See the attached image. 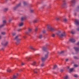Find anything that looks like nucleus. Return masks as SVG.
Here are the masks:
<instances>
[{
  "label": "nucleus",
  "mask_w": 79,
  "mask_h": 79,
  "mask_svg": "<svg viewBox=\"0 0 79 79\" xmlns=\"http://www.w3.org/2000/svg\"><path fill=\"white\" fill-rule=\"evenodd\" d=\"M42 49L44 52H47V54L45 55L44 57H42V61H44L48 58L49 52L47 51V48L44 47Z\"/></svg>",
  "instance_id": "obj_1"
},
{
  "label": "nucleus",
  "mask_w": 79,
  "mask_h": 79,
  "mask_svg": "<svg viewBox=\"0 0 79 79\" xmlns=\"http://www.w3.org/2000/svg\"><path fill=\"white\" fill-rule=\"evenodd\" d=\"M47 27L48 29H49L51 31H55V28L51 27L50 25H48Z\"/></svg>",
  "instance_id": "obj_2"
},
{
  "label": "nucleus",
  "mask_w": 79,
  "mask_h": 79,
  "mask_svg": "<svg viewBox=\"0 0 79 79\" xmlns=\"http://www.w3.org/2000/svg\"><path fill=\"white\" fill-rule=\"evenodd\" d=\"M18 35L16 36L14 39L15 40H17V42H16V45H18L21 40V39L18 38Z\"/></svg>",
  "instance_id": "obj_3"
},
{
  "label": "nucleus",
  "mask_w": 79,
  "mask_h": 79,
  "mask_svg": "<svg viewBox=\"0 0 79 79\" xmlns=\"http://www.w3.org/2000/svg\"><path fill=\"white\" fill-rule=\"evenodd\" d=\"M76 0H71L70 1L71 6H74L75 4H76Z\"/></svg>",
  "instance_id": "obj_4"
},
{
  "label": "nucleus",
  "mask_w": 79,
  "mask_h": 79,
  "mask_svg": "<svg viewBox=\"0 0 79 79\" xmlns=\"http://www.w3.org/2000/svg\"><path fill=\"white\" fill-rule=\"evenodd\" d=\"M57 35H58L60 38H63V37H64L66 35L65 32L62 33L61 35H59L58 33H57Z\"/></svg>",
  "instance_id": "obj_5"
},
{
  "label": "nucleus",
  "mask_w": 79,
  "mask_h": 79,
  "mask_svg": "<svg viewBox=\"0 0 79 79\" xmlns=\"http://www.w3.org/2000/svg\"><path fill=\"white\" fill-rule=\"evenodd\" d=\"M66 5V0H63V3L61 6L63 8H64L65 7Z\"/></svg>",
  "instance_id": "obj_6"
},
{
  "label": "nucleus",
  "mask_w": 79,
  "mask_h": 79,
  "mask_svg": "<svg viewBox=\"0 0 79 79\" xmlns=\"http://www.w3.org/2000/svg\"><path fill=\"white\" fill-rule=\"evenodd\" d=\"M31 31L32 29L31 28H29L28 30V32H26V34H27V35H29V33Z\"/></svg>",
  "instance_id": "obj_7"
},
{
  "label": "nucleus",
  "mask_w": 79,
  "mask_h": 79,
  "mask_svg": "<svg viewBox=\"0 0 79 79\" xmlns=\"http://www.w3.org/2000/svg\"><path fill=\"white\" fill-rule=\"evenodd\" d=\"M75 24H76V25H79V20L77 19H75Z\"/></svg>",
  "instance_id": "obj_8"
},
{
  "label": "nucleus",
  "mask_w": 79,
  "mask_h": 79,
  "mask_svg": "<svg viewBox=\"0 0 79 79\" xmlns=\"http://www.w3.org/2000/svg\"><path fill=\"white\" fill-rule=\"evenodd\" d=\"M20 6H21V3H19V4L17 5L16 7H15L14 8V10H16V9L18 7H19Z\"/></svg>",
  "instance_id": "obj_9"
},
{
  "label": "nucleus",
  "mask_w": 79,
  "mask_h": 79,
  "mask_svg": "<svg viewBox=\"0 0 79 79\" xmlns=\"http://www.w3.org/2000/svg\"><path fill=\"white\" fill-rule=\"evenodd\" d=\"M3 24L0 26V28H1V27H3V26H5V23H6V20H4L3 21Z\"/></svg>",
  "instance_id": "obj_10"
},
{
  "label": "nucleus",
  "mask_w": 79,
  "mask_h": 79,
  "mask_svg": "<svg viewBox=\"0 0 79 79\" xmlns=\"http://www.w3.org/2000/svg\"><path fill=\"white\" fill-rule=\"evenodd\" d=\"M69 41L71 42H72V43L75 42H76V40H75L73 38L70 39Z\"/></svg>",
  "instance_id": "obj_11"
},
{
  "label": "nucleus",
  "mask_w": 79,
  "mask_h": 79,
  "mask_svg": "<svg viewBox=\"0 0 79 79\" xmlns=\"http://www.w3.org/2000/svg\"><path fill=\"white\" fill-rule=\"evenodd\" d=\"M33 71L35 73H37L38 72H39V69H36L35 70H34Z\"/></svg>",
  "instance_id": "obj_12"
},
{
  "label": "nucleus",
  "mask_w": 79,
  "mask_h": 79,
  "mask_svg": "<svg viewBox=\"0 0 79 79\" xmlns=\"http://www.w3.org/2000/svg\"><path fill=\"white\" fill-rule=\"evenodd\" d=\"M74 49H75V51L77 52H79V48L76 47H74Z\"/></svg>",
  "instance_id": "obj_13"
},
{
  "label": "nucleus",
  "mask_w": 79,
  "mask_h": 79,
  "mask_svg": "<svg viewBox=\"0 0 79 79\" xmlns=\"http://www.w3.org/2000/svg\"><path fill=\"white\" fill-rule=\"evenodd\" d=\"M26 18H27V16H25V17H22L21 18V21H23V20H25Z\"/></svg>",
  "instance_id": "obj_14"
},
{
  "label": "nucleus",
  "mask_w": 79,
  "mask_h": 79,
  "mask_svg": "<svg viewBox=\"0 0 79 79\" xmlns=\"http://www.w3.org/2000/svg\"><path fill=\"white\" fill-rule=\"evenodd\" d=\"M30 49L32 50H33L34 51H35V49L34 48H33L32 46H30Z\"/></svg>",
  "instance_id": "obj_15"
},
{
  "label": "nucleus",
  "mask_w": 79,
  "mask_h": 79,
  "mask_svg": "<svg viewBox=\"0 0 79 79\" xmlns=\"http://www.w3.org/2000/svg\"><path fill=\"white\" fill-rule=\"evenodd\" d=\"M8 42L6 41L5 43V44H4V46H5V47L7 45H8Z\"/></svg>",
  "instance_id": "obj_16"
},
{
  "label": "nucleus",
  "mask_w": 79,
  "mask_h": 79,
  "mask_svg": "<svg viewBox=\"0 0 79 79\" xmlns=\"http://www.w3.org/2000/svg\"><path fill=\"white\" fill-rule=\"evenodd\" d=\"M16 78H17V76L15 75H14L13 78H11V79H16Z\"/></svg>",
  "instance_id": "obj_17"
},
{
  "label": "nucleus",
  "mask_w": 79,
  "mask_h": 79,
  "mask_svg": "<svg viewBox=\"0 0 79 79\" xmlns=\"http://www.w3.org/2000/svg\"><path fill=\"white\" fill-rule=\"evenodd\" d=\"M35 64H36V62H34L33 63L31 64V65H32V66H34Z\"/></svg>",
  "instance_id": "obj_18"
},
{
  "label": "nucleus",
  "mask_w": 79,
  "mask_h": 79,
  "mask_svg": "<svg viewBox=\"0 0 79 79\" xmlns=\"http://www.w3.org/2000/svg\"><path fill=\"white\" fill-rule=\"evenodd\" d=\"M73 70H74V68L70 69H69L70 72L71 73L72 72V71H73Z\"/></svg>",
  "instance_id": "obj_19"
},
{
  "label": "nucleus",
  "mask_w": 79,
  "mask_h": 79,
  "mask_svg": "<svg viewBox=\"0 0 79 79\" xmlns=\"http://www.w3.org/2000/svg\"><path fill=\"white\" fill-rule=\"evenodd\" d=\"M23 25V22L21 23H19V26H20V27H21V26H22Z\"/></svg>",
  "instance_id": "obj_20"
},
{
  "label": "nucleus",
  "mask_w": 79,
  "mask_h": 79,
  "mask_svg": "<svg viewBox=\"0 0 79 79\" xmlns=\"http://www.w3.org/2000/svg\"><path fill=\"white\" fill-rule=\"evenodd\" d=\"M38 21V20L37 19H36L35 20H34L33 21V23H37V21Z\"/></svg>",
  "instance_id": "obj_21"
},
{
  "label": "nucleus",
  "mask_w": 79,
  "mask_h": 79,
  "mask_svg": "<svg viewBox=\"0 0 79 79\" xmlns=\"http://www.w3.org/2000/svg\"><path fill=\"white\" fill-rule=\"evenodd\" d=\"M39 39H42V35H40L39 36Z\"/></svg>",
  "instance_id": "obj_22"
},
{
  "label": "nucleus",
  "mask_w": 79,
  "mask_h": 79,
  "mask_svg": "<svg viewBox=\"0 0 79 79\" xmlns=\"http://www.w3.org/2000/svg\"><path fill=\"white\" fill-rule=\"evenodd\" d=\"M7 72H9V73H10V72H11V69H8L7 70Z\"/></svg>",
  "instance_id": "obj_23"
},
{
  "label": "nucleus",
  "mask_w": 79,
  "mask_h": 79,
  "mask_svg": "<svg viewBox=\"0 0 79 79\" xmlns=\"http://www.w3.org/2000/svg\"><path fill=\"white\" fill-rule=\"evenodd\" d=\"M56 67H57L56 65H54V67L53 68V69H55V68H56Z\"/></svg>",
  "instance_id": "obj_24"
},
{
  "label": "nucleus",
  "mask_w": 79,
  "mask_h": 79,
  "mask_svg": "<svg viewBox=\"0 0 79 79\" xmlns=\"http://www.w3.org/2000/svg\"><path fill=\"white\" fill-rule=\"evenodd\" d=\"M27 60H31V58L30 57H28L27 58H26Z\"/></svg>",
  "instance_id": "obj_25"
},
{
  "label": "nucleus",
  "mask_w": 79,
  "mask_h": 79,
  "mask_svg": "<svg viewBox=\"0 0 79 79\" xmlns=\"http://www.w3.org/2000/svg\"><path fill=\"white\" fill-rule=\"evenodd\" d=\"M63 21L64 22H66L68 20L66 19H63Z\"/></svg>",
  "instance_id": "obj_26"
},
{
  "label": "nucleus",
  "mask_w": 79,
  "mask_h": 79,
  "mask_svg": "<svg viewBox=\"0 0 79 79\" xmlns=\"http://www.w3.org/2000/svg\"><path fill=\"white\" fill-rule=\"evenodd\" d=\"M68 76L66 75L64 78V79H68Z\"/></svg>",
  "instance_id": "obj_27"
},
{
  "label": "nucleus",
  "mask_w": 79,
  "mask_h": 79,
  "mask_svg": "<svg viewBox=\"0 0 79 79\" xmlns=\"http://www.w3.org/2000/svg\"><path fill=\"white\" fill-rule=\"evenodd\" d=\"M1 34L2 35H5V34H6V33H5V32H2Z\"/></svg>",
  "instance_id": "obj_28"
},
{
  "label": "nucleus",
  "mask_w": 79,
  "mask_h": 79,
  "mask_svg": "<svg viewBox=\"0 0 79 79\" xmlns=\"http://www.w3.org/2000/svg\"><path fill=\"white\" fill-rule=\"evenodd\" d=\"M4 11H6L8 10V9L7 8H5L4 9Z\"/></svg>",
  "instance_id": "obj_29"
},
{
  "label": "nucleus",
  "mask_w": 79,
  "mask_h": 79,
  "mask_svg": "<svg viewBox=\"0 0 79 79\" xmlns=\"http://www.w3.org/2000/svg\"><path fill=\"white\" fill-rule=\"evenodd\" d=\"M74 76L75 77H78V76L77 74L74 75Z\"/></svg>",
  "instance_id": "obj_30"
},
{
  "label": "nucleus",
  "mask_w": 79,
  "mask_h": 79,
  "mask_svg": "<svg viewBox=\"0 0 79 79\" xmlns=\"http://www.w3.org/2000/svg\"><path fill=\"white\" fill-rule=\"evenodd\" d=\"M52 37H54L55 36V35L54 34H52Z\"/></svg>",
  "instance_id": "obj_31"
},
{
  "label": "nucleus",
  "mask_w": 79,
  "mask_h": 79,
  "mask_svg": "<svg viewBox=\"0 0 79 79\" xmlns=\"http://www.w3.org/2000/svg\"><path fill=\"white\" fill-rule=\"evenodd\" d=\"M23 5L24 6L26 5H27V4L26 3V2H23Z\"/></svg>",
  "instance_id": "obj_32"
},
{
  "label": "nucleus",
  "mask_w": 79,
  "mask_h": 79,
  "mask_svg": "<svg viewBox=\"0 0 79 79\" xmlns=\"http://www.w3.org/2000/svg\"><path fill=\"white\" fill-rule=\"evenodd\" d=\"M44 64L43 63L41 64V67H43V66H44Z\"/></svg>",
  "instance_id": "obj_33"
},
{
  "label": "nucleus",
  "mask_w": 79,
  "mask_h": 79,
  "mask_svg": "<svg viewBox=\"0 0 79 79\" xmlns=\"http://www.w3.org/2000/svg\"><path fill=\"white\" fill-rule=\"evenodd\" d=\"M56 20H57V21H59V20H60V19L59 18H58L57 17H56Z\"/></svg>",
  "instance_id": "obj_34"
},
{
  "label": "nucleus",
  "mask_w": 79,
  "mask_h": 79,
  "mask_svg": "<svg viewBox=\"0 0 79 79\" xmlns=\"http://www.w3.org/2000/svg\"><path fill=\"white\" fill-rule=\"evenodd\" d=\"M74 66L75 67H77V66H78V65L76 64H74Z\"/></svg>",
  "instance_id": "obj_35"
},
{
  "label": "nucleus",
  "mask_w": 79,
  "mask_h": 79,
  "mask_svg": "<svg viewBox=\"0 0 79 79\" xmlns=\"http://www.w3.org/2000/svg\"><path fill=\"white\" fill-rule=\"evenodd\" d=\"M15 35H16V33H12V35H13V36H15Z\"/></svg>",
  "instance_id": "obj_36"
},
{
  "label": "nucleus",
  "mask_w": 79,
  "mask_h": 79,
  "mask_svg": "<svg viewBox=\"0 0 79 79\" xmlns=\"http://www.w3.org/2000/svg\"><path fill=\"white\" fill-rule=\"evenodd\" d=\"M74 59H78V58H77V57L75 56L74 57Z\"/></svg>",
  "instance_id": "obj_37"
},
{
  "label": "nucleus",
  "mask_w": 79,
  "mask_h": 79,
  "mask_svg": "<svg viewBox=\"0 0 79 79\" xmlns=\"http://www.w3.org/2000/svg\"><path fill=\"white\" fill-rule=\"evenodd\" d=\"M38 29V28H36L35 30V32H36V31H37Z\"/></svg>",
  "instance_id": "obj_38"
},
{
  "label": "nucleus",
  "mask_w": 79,
  "mask_h": 79,
  "mask_svg": "<svg viewBox=\"0 0 79 79\" xmlns=\"http://www.w3.org/2000/svg\"><path fill=\"white\" fill-rule=\"evenodd\" d=\"M33 11H34V10H30V12H31V13H32Z\"/></svg>",
  "instance_id": "obj_39"
},
{
  "label": "nucleus",
  "mask_w": 79,
  "mask_h": 79,
  "mask_svg": "<svg viewBox=\"0 0 79 79\" xmlns=\"http://www.w3.org/2000/svg\"><path fill=\"white\" fill-rule=\"evenodd\" d=\"M64 52V51H62L61 52H60V54H62Z\"/></svg>",
  "instance_id": "obj_40"
},
{
  "label": "nucleus",
  "mask_w": 79,
  "mask_h": 79,
  "mask_svg": "<svg viewBox=\"0 0 79 79\" xmlns=\"http://www.w3.org/2000/svg\"><path fill=\"white\" fill-rule=\"evenodd\" d=\"M43 32L44 34H45V31L44 30L43 31Z\"/></svg>",
  "instance_id": "obj_41"
},
{
  "label": "nucleus",
  "mask_w": 79,
  "mask_h": 79,
  "mask_svg": "<svg viewBox=\"0 0 79 79\" xmlns=\"http://www.w3.org/2000/svg\"><path fill=\"white\" fill-rule=\"evenodd\" d=\"M24 65V63H22L21 64V65H22V66H23V65Z\"/></svg>",
  "instance_id": "obj_42"
},
{
  "label": "nucleus",
  "mask_w": 79,
  "mask_h": 79,
  "mask_svg": "<svg viewBox=\"0 0 79 79\" xmlns=\"http://www.w3.org/2000/svg\"><path fill=\"white\" fill-rule=\"evenodd\" d=\"M63 69H61L60 70V71L61 72H63Z\"/></svg>",
  "instance_id": "obj_43"
},
{
  "label": "nucleus",
  "mask_w": 79,
  "mask_h": 79,
  "mask_svg": "<svg viewBox=\"0 0 79 79\" xmlns=\"http://www.w3.org/2000/svg\"><path fill=\"white\" fill-rule=\"evenodd\" d=\"M77 31H79V28H77Z\"/></svg>",
  "instance_id": "obj_44"
},
{
  "label": "nucleus",
  "mask_w": 79,
  "mask_h": 79,
  "mask_svg": "<svg viewBox=\"0 0 79 79\" xmlns=\"http://www.w3.org/2000/svg\"><path fill=\"white\" fill-rule=\"evenodd\" d=\"M71 33H72V34H74V32H73V31H71Z\"/></svg>",
  "instance_id": "obj_45"
},
{
  "label": "nucleus",
  "mask_w": 79,
  "mask_h": 79,
  "mask_svg": "<svg viewBox=\"0 0 79 79\" xmlns=\"http://www.w3.org/2000/svg\"><path fill=\"white\" fill-rule=\"evenodd\" d=\"M65 60L66 61H68V59H66Z\"/></svg>",
  "instance_id": "obj_46"
},
{
  "label": "nucleus",
  "mask_w": 79,
  "mask_h": 79,
  "mask_svg": "<svg viewBox=\"0 0 79 79\" xmlns=\"http://www.w3.org/2000/svg\"><path fill=\"white\" fill-rule=\"evenodd\" d=\"M23 37L24 38V39H26V37L25 36H23Z\"/></svg>",
  "instance_id": "obj_47"
},
{
  "label": "nucleus",
  "mask_w": 79,
  "mask_h": 79,
  "mask_svg": "<svg viewBox=\"0 0 79 79\" xmlns=\"http://www.w3.org/2000/svg\"><path fill=\"white\" fill-rule=\"evenodd\" d=\"M77 45H79V42L77 43Z\"/></svg>",
  "instance_id": "obj_48"
},
{
  "label": "nucleus",
  "mask_w": 79,
  "mask_h": 79,
  "mask_svg": "<svg viewBox=\"0 0 79 79\" xmlns=\"http://www.w3.org/2000/svg\"><path fill=\"white\" fill-rule=\"evenodd\" d=\"M77 9H79V6H78L77 7Z\"/></svg>",
  "instance_id": "obj_49"
},
{
  "label": "nucleus",
  "mask_w": 79,
  "mask_h": 79,
  "mask_svg": "<svg viewBox=\"0 0 79 79\" xmlns=\"http://www.w3.org/2000/svg\"><path fill=\"white\" fill-rule=\"evenodd\" d=\"M1 44H2V45H4V44H3V43H1Z\"/></svg>",
  "instance_id": "obj_50"
},
{
  "label": "nucleus",
  "mask_w": 79,
  "mask_h": 79,
  "mask_svg": "<svg viewBox=\"0 0 79 79\" xmlns=\"http://www.w3.org/2000/svg\"><path fill=\"white\" fill-rule=\"evenodd\" d=\"M2 38V36L0 35V39H1V38Z\"/></svg>",
  "instance_id": "obj_51"
},
{
  "label": "nucleus",
  "mask_w": 79,
  "mask_h": 79,
  "mask_svg": "<svg viewBox=\"0 0 79 79\" xmlns=\"http://www.w3.org/2000/svg\"><path fill=\"white\" fill-rule=\"evenodd\" d=\"M61 33V31H59V33Z\"/></svg>",
  "instance_id": "obj_52"
},
{
  "label": "nucleus",
  "mask_w": 79,
  "mask_h": 79,
  "mask_svg": "<svg viewBox=\"0 0 79 79\" xmlns=\"http://www.w3.org/2000/svg\"><path fill=\"white\" fill-rule=\"evenodd\" d=\"M11 21V20H9V22H10V21Z\"/></svg>",
  "instance_id": "obj_53"
},
{
  "label": "nucleus",
  "mask_w": 79,
  "mask_h": 79,
  "mask_svg": "<svg viewBox=\"0 0 79 79\" xmlns=\"http://www.w3.org/2000/svg\"><path fill=\"white\" fill-rule=\"evenodd\" d=\"M20 29H19L18 30V31H20Z\"/></svg>",
  "instance_id": "obj_54"
},
{
  "label": "nucleus",
  "mask_w": 79,
  "mask_h": 79,
  "mask_svg": "<svg viewBox=\"0 0 79 79\" xmlns=\"http://www.w3.org/2000/svg\"><path fill=\"white\" fill-rule=\"evenodd\" d=\"M2 50H4V48H2Z\"/></svg>",
  "instance_id": "obj_55"
},
{
  "label": "nucleus",
  "mask_w": 79,
  "mask_h": 79,
  "mask_svg": "<svg viewBox=\"0 0 79 79\" xmlns=\"http://www.w3.org/2000/svg\"><path fill=\"white\" fill-rule=\"evenodd\" d=\"M23 71V70H22V69H21V71Z\"/></svg>",
  "instance_id": "obj_56"
},
{
  "label": "nucleus",
  "mask_w": 79,
  "mask_h": 79,
  "mask_svg": "<svg viewBox=\"0 0 79 79\" xmlns=\"http://www.w3.org/2000/svg\"><path fill=\"white\" fill-rule=\"evenodd\" d=\"M17 75H18V74H17Z\"/></svg>",
  "instance_id": "obj_57"
}]
</instances>
